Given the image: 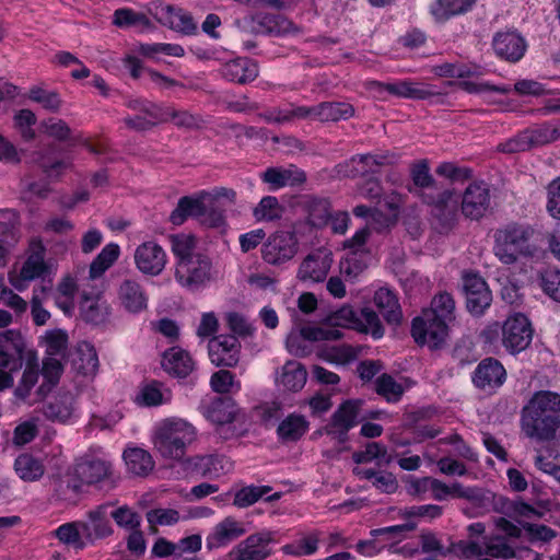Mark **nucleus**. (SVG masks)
<instances>
[{
    "label": "nucleus",
    "mask_w": 560,
    "mask_h": 560,
    "mask_svg": "<svg viewBox=\"0 0 560 560\" xmlns=\"http://www.w3.org/2000/svg\"><path fill=\"white\" fill-rule=\"evenodd\" d=\"M559 427L560 395L549 390L536 393L522 411V428L526 435L549 441Z\"/></svg>",
    "instance_id": "f257e3e1"
},
{
    "label": "nucleus",
    "mask_w": 560,
    "mask_h": 560,
    "mask_svg": "<svg viewBox=\"0 0 560 560\" xmlns=\"http://www.w3.org/2000/svg\"><path fill=\"white\" fill-rule=\"evenodd\" d=\"M412 186L408 187L411 194L418 195L423 202L433 207V214L442 220L445 229H451L455 218L457 199L451 189H441L433 176L427 161H420L411 167Z\"/></svg>",
    "instance_id": "f03ea898"
},
{
    "label": "nucleus",
    "mask_w": 560,
    "mask_h": 560,
    "mask_svg": "<svg viewBox=\"0 0 560 560\" xmlns=\"http://www.w3.org/2000/svg\"><path fill=\"white\" fill-rule=\"evenodd\" d=\"M535 230L526 223L510 222L494 233L493 252L504 265H513L518 257H533L536 247L529 243Z\"/></svg>",
    "instance_id": "7ed1b4c3"
},
{
    "label": "nucleus",
    "mask_w": 560,
    "mask_h": 560,
    "mask_svg": "<svg viewBox=\"0 0 560 560\" xmlns=\"http://www.w3.org/2000/svg\"><path fill=\"white\" fill-rule=\"evenodd\" d=\"M197 438L196 429L183 419H167L153 434L154 448L165 458L182 459L186 448Z\"/></svg>",
    "instance_id": "20e7f679"
},
{
    "label": "nucleus",
    "mask_w": 560,
    "mask_h": 560,
    "mask_svg": "<svg viewBox=\"0 0 560 560\" xmlns=\"http://www.w3.org/2000/svg\"><path fill=\"white\" fill-rule=\"evenodd\" d=\"M559 139L560 122L557 125L547 122L518 132L514 138L499 144V150L504 153L524 152L534 147L545 145Z\"/></svg>",
    "instance_id": "39448f33"
},
{
    "label": "nucleus",
    "mask_w": 560,
    "mask_h": 560,
    "mask_svg": "<svg viewBox=\"0 0 560 560\" xmlns=\"http://www.w3.org/2000/svg\"><path fill=\"white\" fill-rule=\"evenodd\" d=\"M460 280L467 312L475 317L482 316L492 303L487 281L478 272L466 270L462 272Z\"/></svg>",
    "instance_id": "423d86ee"
},
{
    "label": "nucleus",
    "mask_w": 560,
    "mask_h": 560,
    "mask_svg": "<svg viewBox=\"0 0 560 560\" xmlns=\"http://www.w3.org/2000/svg\"><path fill=\"white\" fill-rule=\"evenodd\" d=\"M212 278V261L203 255L197 254L192 259L176 261L175 280L188 291H197L210 282Z\"/></svg>",
    "instance_id": "0eeeda50"
},
{
    "label": "nucleus",
    "mask_w": 560,
    "mask_h": 560,
    "mask_svg": "<svg viewBox=\"0 0 560 560\" xmlns=\"http://www.w3.org/2000/svg\"><path fill=\"white\" fill-rule=\"evenodd\" d=\"M363 401L361 399H347L342 401L330 416L329 422L324 425L326 435L331 436L339 444L349 440V431L359 423V413Z\"/></svg>",
    "instance_id": "6e6552de"
},
{
    "label": "nucleus",
    "mask_w": 560,
    "mask_h": 560,
    "mask_svg": "<svg viewBox=\"0 0 560 560\" xmlns=\"http://www.w3.org/2000/svg\"><path fill=\"white\" fill-rule=\"evenodd\" d=\"M425 311L412 319L411 336L419 346L439 349L448 335V324Z\"/></svg>",
    "instance_id": "1a4fd4ad"
},
{
    "label": "nucleus",
    "mask_w": 560,
    "mask_h": 560,
    "mask_svg": "<svg viewBox=\"0 0 560 560\" xmlns=\"http://www.w3.org/2000/svg\"><path fill=\"white\" fill-rule=\"evenodd\" d=\"M533 336L534 328L524 314L511 315L502 324L501 343L511 354L526 350L532 343Z\"/></svg>",
    "instance_id": "9d476101"
},
{
    "label": "nucleus",
    "mask_w": 560,
    "mask_h": 560,
    "mask_svg": "<svg viewBox=\"0 0 560 560\" xmlns=\"http://www.w3.org/2000/svg\"><path fill=\"white\" fill-rule=\"evenodd\" d=\"M388 154H357L335 167L338 177L357 178L378 174L381 167L390 164Z\"/></svg>",
    "instance_id": "9b49d317"
},
{
    "label": "nucleus",
    "mask_w": 560,
    "mask_h": 560,
    "mask_svg": "<svg viewBox=\"0 0 560 560\" xmlns=\"http://www.w3.org/2000/svg\"><path fill=\"white\" fill-rule=\"evenodd\" d=\"M298 252V240L290 231H280L272 234L262 245V259L269 265H280L291 258Z\"/></svg>",
    "instance_id": "f8f14e48"
},
{
    "label": "nucleus",
    "mask_w": 560,
    "mask_h": 560,
    "mask_svg": "<svg viewBox=\"0 0 560 560\" xmlns=\"http://www.w3.org/2000/svg\"><path fill=\"white\" fill-rule=\"evenodd\" d=\"M272 541L273 533L269 530L252 534L229 552V560H265L271 555Z\"/></svg>",
    "instance_id": "ddd939ff"
},
{
    "label": "nucleus",
    "mask_w": 560,
    "mask_h": 560,
    "mask_svg": "<svg viewBox=\"0 0 560 560\" xmlns=\"http://www.w3.org/2000/svg\"><path fill=\"white\" fill-rule=\"evenodd\" d=\"M208 350L214 365L233 368L240 361L241 342L235 335H220L209 341Z\"/></svg>",
    "instance_id": "4468645a"
},
{
    "label": "nucleus",
    "mask_w": 560,
    "mask_h": 560,
    "mask_svg": "<svg viewBox=\"0 0 560 560\" xmlns=\"http://www.w3.org/2000/svg\"><path fill=\"white\" fill-rule=\"evenodd\" d=\"M112 503L98 505L88 513L86 520L80 521L82 537L93 544L96 540L109 537L113 534V527L109 522L108 509Z\"/></svg>",
    "instance_id": "2eb2a0df"
},
{
    "label": "nucleus",
    "mask_w": 560,
    "mask_h": 560,
    "mask_svg": "<svg viewBox=\"0 0 560 560\" xmlns=\"http://www.w3.org/2000/svg\"><path fill=\"white\" fill-rule=\"evenodd\" d=\"M166 253L155 242H144L135 252V262L140 272L156 277L166 266Z\"/></svg>",
    "instance_id": "dca6fc26"
},
{
    "label": "nucleus",
    "mask_w": 560,
    "mask_h": 560,
    "mask_svg": "<svg viewBox=\"0 0 560 560\" xmlns=\"http://www.w3.org/2000/svg\"><path fill=\"white\" fill-rule=\"evenodd\" d=\"M490 206V192L482 183L470 184L463 194L462 212L466 218L478 220Z\"/></svg>",
    "instance_id": "f3484780"
},
{
    "label": "nucleus",
    "mask_w": 560,
    "mask_h": 560,
    "mask_svg": "<svg viewBox=\"0 0 560 560\" xmlns=\"http://www.w3.org/2000/svg\"><path fill=\"white\" fill-rule=\"evenodd\" d=\"M201 412L212 423L223 425L236 420L241 409L232 397L220 396L203 404Z\"/></svg>",
    "instance_id": "a211bd4d"
},
{
    "label": "nucleus",
    "mask_w": 560,
    "mask_h": 560,
    "mask_svg": "<svg viewBox=\"0 0 560 560\" xmlns=\"http://www.w3.org/2000/svg\"><path fill=\"white\" fill-rule=\"evenodd\" d=\"M492 46L495 54L506 61L516 62L525 54L526 43L516 32H499L494 35Z\"/></svg>",
    "instance_id": "6ab92c4d"
},
{
    "label": "nucleus",
    "mask_w": 560,
    "mask_h": 560,
    "mask_svg": "<svg viewBox=\"0 0 560 560\" xmlns=\"http://www.w3.org/2000/svg\"><path fill=\"white\" fill-rule=\"evenodd\" d=\"M505 376V369L499 360L486 358L477 365L472 375V383L480 389L493 388L501 386Z\"/></svg>",
    "instance_id": "aec40b11"
},
{
    "label": "nucleus",
    "mask_w": 560,
    "mask_h": 560,
    "mask_svg": "<svg viewBox=\"0 0 560 560\" xmlns=\"http://www.w3.org/2000/svg\"><path fill=\"white\" fill-rule=\"evenodd\" d=\"M161 365L173 377L186 378L195 369V362L188 351L172 347L163 352Z\"/></svg>",
    "instance_id": "412c9836"
},
{
    "label": "nucleus",
    "mask_w": 560,
    "mask_h": 560,
    "mask_svg": "<svg viewBox=\"0 0 560 560\" xmlns=\"http://www.w3.org/2000/svg\"><path fill=\"white\" fill-rule=\"evenodd\" d=\"M260 178L272 189H279L285 186H299L306 182V174L295 165L283 167H268L261 173Z\"/></svg>",
    "instance_id": "4be33fe9"
},
{
    "label": "nucleus",
    "mask_w": 560,
    "mask_h": 560,
    "mask_svg": "<svg viewBox=\"0 0 560 560\" xmlns=\"http://www.w3.org/2000/svg\"><path fill=\"white\" fill-rule=\"evenodd\" d=\"M109 314V305L101 294H82L80 302V316L86 324L94 326L103 325L107 322Z\"/></svg>",
    "instance_id": "5701e85b"
},
{
    "label": "nucleus",
    "mask_w": 560,
    "mask_h": 560,
    "mask_svg": "<svg viewBox=\"0 0 560 560\" xmlns=\"http://www.w3.org/2000/svg\"><path fill=\"white\" fill-rule=\"evenodd\" d=\"M220 72L230 82L246 84L258 77V66L249 58H236L225 62Z\"/></svg>",
    "instance_id": "b1692460"
},
{
    "label": "nucleus",
    "mask_w": 560,
    "mask_h": 560,
    "mask_svg": "<svg viewBox=\"0 0 560 560\" xmlns=\"http://www.w3.org/2000/svg\"><path fill=\"white\" fill-rule=\"evenodd\" d=\"M373 302L388 325L401 324L402 310L394 291L388 288H380L374 293Z\"/></svg>",
    "instance_id": "393cba45"
},
{
    "label": "nucleus",
    "mask_w": 560,
    "mask_h": 560,
    "mask_svg": "<svg viewBox=\"0 0 560 560\" xmlns=\"http://www.w3.org/2000/svg\"><path fill=\"white\" fill-rule=\"evenodd\" d=\"M245 532L242 523L231 516L225 517L215 525L213 532L207 537V548L211 550L226 546L243 536Z\"/></svg>",
    "instance_id": "a878e982"
},
{
    "label": "nucleus",
    "mask_w": 560,
    "mask_h": 560,
    "mask_svg": "<svg viewBox=\"0 0 560 560\" xmlns=\"http://www.w3.org/2000/svg\"><path fill=\"white\" fill-rule=\"evenodd\" d=\"M118 299L125 310L130 313H139L148 306V298L143 288L132 279H125L120 283Z\"/></svg>",
    "instance_id": "bb28decb"
},
{
    "label": "nucleus",
    "mask_w": 560,
    "mask_h": 560,
    "mask_svg": "<svg viewBox=\"0 0 560 560\" xmlns=\"http://www.w3.org/2000/svg\"><path fill=\"white\" fill-rule=\"evenodd\" d=\"M77 477L86 485H94L110 477L112 465L100 458H85L75 465Z\"/></svg>",
    "instance_id": "cd10ccee"
},
{
    "label": "nucleus",
    "mask_w": 560,
    "mask_h": 560,
    "mask_svg": "<svg viewBox=\"0 0 560 560\" xmlns=\"http://www.w3.org/2000/svg\"><path fill=\"white\" fill-rule=\"evenodd\" d=\"M228 460L219 455L195 456L187 459V469L203 478H218L225 470Z\"/></svg>",
    "instance_id": "c85d7f7f"
},
{
    "label": "nucleus",
    "mask_w": 560,
    "mask_h": 560,
    "mask_svg": "<svg viewBox=\"0 0 560 560\" xmlns=\"http://www.w3.org/2000/svg\"><path fill=\"white\" fill-rule=\"evenodd\" d=\"M372 84L378 92L386 91L398 97L425 100L435 95V93L429 91L424 84L411 81H399L395 83L373 82Z\"/></svg>",
    "instance_id": "c756f323"
},
{
    "label": "nucleus",
    "mask_w": 560,
    "mask_h": 560,
    "mask_svg": "<svg viewBox=\"0 0 560 560\" xmlns=\"http://www.w3.org/2000/svg\"><path fill=\"white\" fill-rule=\"evenodd\" d=\"M158 14L159 22L174 31L190 35L197 30L192 16L180 9L176 10L172 5H165Z\"/></svg>",
    "instance_id": "7c9ffc66"
},
{
    "label": "nucleus",
    "mask_w": 560,
    "mask_h": 560,
    "mask_svg": "<svg viewBox=\"0 0 560 560\" xmlns=\"http://www.w3.org/2000/svg\"><path fill=\"white\" fill-rule=\"evenodd\" d=\"M329 268L330 260L327 257H322L319 254H310L300 265L298 278L304 282H322L327 277Z\"/></svg>",
    "instance_id": "2f4dec72"
},
{
    "label": "nucleus",
    "mask_w": 560,
    "mask_h": 560,
    "mask_svg": "<svg viewBox=\"0 0 560 560\" xmlns=\"http://www.w3.org/2000/svg\"><path fill=\"white\" fill-rule=\"evenodd\" d=\"M127 471L135 477H147L154 469L155 463L151 454L140 447H129L124 452Z\"/></svg>",
    "instance_id": "473e14b6"
},
{
    "label": "nucleus",
    "mask_w": 560,
    "mask_h": 560,
    "mask_svg": "<svg viewBox=\"0 0 560 560\" xmlns=\"http://www.w3.org/2000/svg\"><path fill=\"white\" fill-rule=\"evenodd\" d=\"M203 210L202 192L197 197L184 196L179 198L176 208L170 214V221L174 225H182L188 218L200 222Z\"/></svg>",
    "instance_id": "72a5a7b5"
},
{
    "label": "nucleus",
    "mask_w": 560,
    "mask_h": 560,
    "mask_svg": "<svg viewBox=\"0 0 560 560\" xmlns=\"http://www.w3.org/2000/svg\"><path fill=\"white\" fill-rule=\"evenodd\" d=\"M303 209L307 213V221L314 228L326 226L331 219V206L328 199L307 196L303 200Z\"/></svg>",
    "instance_id": "f704fd0d"
},
{
    "label": "nucleus",
    "mask_w": 560,
    "mask_h": 560,
    "mask_svg": "<svg viewBox=\"0 0 560 560\" xmlns=\"http://www.w3.org/2000/svg\"><path fill=\"white\" fill-rule=\"evenodd\" d=\"M307 380L305 368L298 361H288L281 369V375L277 380L285 389L290 392L301 390Z\"/></svg>",
    "instance_id": "c9c22d12"
},
{
    "label": "nucleus",
    "mask_w": 560,
    "mask_h": 560,
    "mask_svg": "<svg viewBox=\"0 0 560 560\" xmlns=\"http://www.w3.org/2000/svg\"><path fill=\"white\" fill-rule=\"evenodd\" d=\"M77 354V359L73 360L75 371L83 376L94 377L100 365L95 348L89 342H83L79 346Z\"/></svg>",
    "instance_id": "e433bc0d"
},
{
    "label": "nucleus",
    "mask_w": 560,
    "mask_h": 560,
    "mask_svg": "<svg viewBox=\"0 0 560 560\" xmlns=\"http://www.w3.org/2000/svg\"><path fill=\"white\" fill-rule=\"evenodd\" d=\"M354 114L351 104L345 102H323L315 106V117L320 121L348 119Z\"/></svg>",
    "instance_id": "4c0bfd02"
},
{
    "label": "nucleus",
    "mask_w": 560,
    "mask_h": 560,
    "mask_svg": "<svg viewBox=\"0 0 560 560\" xmlns=\"http://www.w3.org/2000/svg\"><path fill=\"white\" fill-rule=\"evenodd\" d=\"M62 372L63 366L58 359L48 357L43 360L42 374L44 382L36 392L42 399L45 398L59 383Z\"/></svg>",
    "instance_id": "58836bf2"
},
{
    "label": "nucleus",
    "mask_w": 560,
    "mask_h": 560,
    "mask_svg": "<svg viewBox=\"0 0 560 560\" xmlns=\"http://www.w3.org/2000/svg\"><path fill=\"white\" fill-rule=\"evenodd\" d=\"M39 369L37 355L34 351H30L26 358V365L22 374V378L16 386L14 394L20 399H26L30 396L32 388L38 381Z\"/></svg>",
    "instance_id": "ea45409f"
},
{
    "label": "nucleus",
    "mask_w": 560,
    "mask_h": 560,
    "mask_svg": "<svg viewBox=\"0 0 560 560\" xmlns=\"http://www.w3.org/2000/svg\"><path fill=\"white\" fill-rule=\"evenodd\" d=\"M264 32L270 35L288 34L293 28V23L282 14L260 13L253 19Z\"/></svg>",
    "instance_id": "a19ab883"
},
{
    "label": "nucleus",
    "mask_w": 560,
    "mask_h": 560,
    "mask_svg": "<svg viewBox=\"0 0 560 560\" xmlns=\"http://www.w3.org/2000/svg\"><path fill=\"white\" fill-rule=\"evenodd\" d=\"M307 429L308 422L305 417L292 413L280 422L277 433L283 441H298L304 435Z\"/></svg>",
    "instance_id": "79ce46f5"
},
{
    "label": "nucleus",
    "mask_w": 560,
    "mask_h": 560,
    "mask_svg": "<svg viewBox=\"0 0 560 560\" xmlns=\"http://www.w3.org/2000/svg\"><path fill=\"white\" fill-rule=\"evenodd\" d=\"M34 244L36 248L25 260L20 272L23 280H34L46 271V264L44 260L45 247L40 241H37Z\"/></svg>",
    "instance_id": "37998d69"
},
{
    "label": "nucleus",
    "mask_w": 560,
    "mask_h": 560,
    "mask_svg": "<svg viewBox=\"0 0 560 560\" xmlns=\"http://www.w3.org/2000/svg\"><path fill=\"white\" fill-rule=\"evenodd\" d=\"M14 469L19 477L25 481L38 480L45 471L40 460L31 454H21L14 462Z\"/></svg>",
    "instance_id": "c03bdc74"
},
{
    "label": "nucleus",
    "mask_w": 560,
    "mask_h": 560,
    "mask_svg": "<svg viewBox=\"0 0 560 560\" xmlns=\"http://www.w3.org/2000/svg\"><path fill=\"white\" fill-rule=\"evenodd\" d=\"M119 253V246L115 243L103 247L90 265V277L92 279L101 277L118 259Z\"/></svg>",
    "instance_id": "a18cd8bd"
},
{
    "label": "nucleus",
    "mask_w": 560,
    "mask_h": 560,
    "mask_svg": "<svg viewBox=\"0 0 560 560\" xmlns=\"http://www.w3.org/2000/svg\"><path fill=\"white\" fill-rule=\"evenodd\" d=\"M424 311L450 324L455 319V301L448 292H440L432 299L430 308Z\"/></svg>",
    "instance_id": "49530a36"
},
{
    "label": "nucleus",
    "mask_w": 560,
    "mask_h": 560,
    "mask_svg": "<svg viewBox=\"0 0 560 560\" xmlns=\"http://www.w3.org/2000/svg\"><path fill=\"white\" fill-rule=\"evenodd\" d=\"M171 247L177 261L192 259L198 253H195L196 237L191 234H175L170 236Z\"/></svg>",
    "instance_id": "de8ad7c7"
},
{
    "label": "nucleus",
    "mask_w": 560,
    "mask_h": 560,
    "mask_svg": "<svg viewBox=\"0 0 560 560\" xmlns=\"http://www.w3.org/2000/svg\"><path fill=\"white\" fill-rule=\"evenodd\" d=\"M272 488L270 486H246L234 494L233 504L240 509L248 508L267 495Z\"/></svg>",
    "instance_id": "09e8293b"
},
{
    "label": "nucleus",
    "mask_w": 560,
    "mask_h": 560,
    "mask_svg": "<svg viewBox=\"0 0 560 560\" xmlns=\"http://www.w3.org/2000/svg\"><path fill=\"white\" fill-rule=\"evenodd\" d=\"M357 329L365 334H371L374 339L382 338L385 332L377 313L370 307L360 310Z\"/></svg>",
    "instance_id": "8fccbe9b"
},
{
    "label": "nucleus",
    "mask_w": 560,
    "mask_h": 560,
    "mask_svg": "<svg viewBox=\"0 0 560 560\" xmlns=\"http://www.w3.org/2000/svg\"><path fill=\"white\" fill-rule=\"evenodd\" d=\"M375 392L387 401L396 402L401 398L404 387L392 375L384 373L376 378Z\"/></svg>",
    "instance_id": "3c124183"
},
{
    "label": "nucleus",
    "mask_w": 560,
    "mask_h": 560,
    "mask_svg": "<svg viewBox=\"0 0 560 560\" xmlns=\"http://www.w3.org/2000/svg\"><path fill=\"white\" fill-rule=\"evenodd\" d=\"M113 24L117 27H131L141 25L144 28L151 27V21L143 13L136 12L128 8L117 9L114 12Z\"/></svg>",
    "instance_id": "603ef678"
},
{
    "label": "nucleus",
    "mask_w": 560,
    "mask_h": 560,
    "mask_svg": "<svg viewBox=\"0 0 560 560\" xmlns=\"http://www.w3.org/2000/svg\"><path fill=\"white\" fill-rule=\"evenodd\" d=\"M28 98L40 104L45 109L52 113L59 112L62 106V100L58 92L47 91L36 85L30 89Z\"/></svg>",
    "instance_id": "864d4df0"
},
{
    "label": "nucleus",
    "mask_w": 560,
    "mask_h": 560,
    "mask_svg": "<svg viewBox=\"0 0 560 560\" xmlns=\"http://www.w3.org/2000/svg\"><path fill=\"white\" fill-rule=\"evenodd\" d=\"M365 258L366 254H358L357 252H351L347 255V257L340 260V273L350 280L355 279L368 267Z\"/></svg>",
    "instance_id": "5fc2aeb1"
},
{
    "label": "nucleus",
    "mask_w": 560,
    "mask_h": 560,
    "mask_svg": "<svg viewBox=\"0 0 560 560\" xmlns=\"http://www.w3.org/2000/svg\"><path fill=\"white\" fill-rule=\"evenodd\" d=\"M56 537L66 545H72L77 549H83L85 539L82 537L80 522L66 523L55 530Z\"/></svg>",
    "instance_id": "6e6d98bb"
},
{
    "label": "nucleus",
    "mask_w": 560,
    "mask_h": 560,
    "mask_svg": "<svg viewBox=\"0 0 560 560\" xmlns=\"http://www.w3.org/2000/svg\"><path fill=\"white\" fill-rule=\"evenodd\" d=\"M109 515L117 526L128 530L137 529L141 525V515L128 505L117 508Z\"/></svg>",
    "instance_id": "4d7b16f0"
},
{
    "label": "nucleus",
    "mask_w": 560,
    "mask_h": 560,
    "mask_svg": "<svg viewBox=\"0 0 560 560\" xmlns=\"http://www.w3.org/2000/svg\"><path fill=\"white\" fill-rule=\"evenodd\" d=\"M200 223L210 228H219L224 223V208L211 200L203 199V210Z\"/></svg>",
    "instance_id": "13d9d810"
},
{
    "label": "nucleus",
    "mask_w": 560,
    "mask_h": 560,
    "mask_svg": "<svg viewBox=\"0 0 560 560\" xmlns=\"http://www.w3.org/2000/svg\"><path fill=\"white\" fill-rule=\"evenodd\" d=\"M145 516L152 533H156V525H173L179 521V513L174 509H153Z\"/></svg>",
    "instance_id": "bf43d9fd"
},
{
    "label": "nucleus",
    "mask_w": 560,
    "mask_h": 560,
    "mask_svg": "<svg viewBox=\"0 0 560 560\" xmlns=\"http://www.w3.org/2000/svg\"><path fill=\"white\" fill-rule=\"evenodd\" d=\"M254 217L257 220L273 221L281 217V206L276 197L266 196L261 198L254 209Z\"/></svg>",
    "instance_id": "052dcab7"
},
{
    "label": "nucleus",
    "mask_w": 560,
    "mask_h": 560,
    "mask_svg": "<svg viewBox=\"0 0 560 560\" xmlns=\"http://www.w3.org/2000/svg\"><path fill=\"white\" fill-rule=\"evenodd\" d=\"M44 132L58 141H68L71 139L72 130L69 125L58 118H48L42 122Z\"/></svg>",
    "instance_id": "680f3d73"
},
{
    "label": "nucleus",
    "mask_w": 560,
    "mask_h": 560,
    "mask_svg": "<svg viewBox=\"0 0 560 560\" xmlns=\"http://www.w3.org/2000/svg\"><path fill=\"white\" fill-rule=\"evenodd\" d=\"M81 491L80 482L71 477H58L55 480L56 495L63 501L73 500Z\"/></svg>",
    "instance_id": "e2e57ef3"
},
{
    "label": "nucleus",
    "mask_w": 560,
    "mask_h": 560,
    "mask_svg": "<svg viewBox=\"0 0 560 560\" xmlns=\"http://www.w3.org/2000/svg\"><path fill=\"white\" fill-rule=\"evenodd\" d=\"M0 342L5 349L12 350L18 358V361L23 360V353L25 350V340L19 330L9 329L0 332Z\"/></svg>",
    "instance_id": "0e129e2a"
},
{
    "label": "nucleus",
    "mask_w": 560,
    "mask_h": 560,
    "mask_svg": "<svg viewBox=\"0 0 560 560\" xmlns=\"http://www.w3.org/2000/svg\"><path fill=\"white\" fill-rule=\"evenodd\" d=\"M331 326L353 327L357 329L359 313L352 306L345 305L328 316Z\"/></svg>",
    "instance_id": "69168bd1"
},
{
    "label": "nucleus",
    "mask_w": 560,
    "mask_h": 560,
    "mask_svg": "<svg viewBox=\"0 0 560 560\" xmlns=\"http://www.w3.org/2000/svg\"><path fill=\"white\" fill-rule=\"evenodd\" d=\"M541 288L549 298L560 303V270L547 269L541 275Z\"/></svg>",
    "instance_id": "338daca9"
},
{
    "label": "nucleus",
    "mask_w": 560,
    "mask_h": 560,
    "mask_svg": "<svg viewBox=\"0 0 560 560\" xmlns=\"http://www.w3.org/2000/svg\"><path fill=\"white\" fill-rule=\"evenodd\" d=\"M43 413L48 420L66 422L71 416V409L60 399H55L43 407Z\"/></svg>",
    "instance_id": "774afa93"
}]
</instances>
